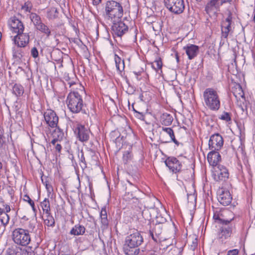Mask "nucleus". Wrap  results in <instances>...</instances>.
Listing matches in <instances>:
<instances>
[{"label": "nucleus", "instance_id": "nucleus-1", "mask_svg": "<svg viewBox=\"0 0 255 255\" xmlns=\"http://www.w3.org/2000/svg\"><path fill=\"white\" fill-rule=\"evenodd\" d=\"M143 242V239L137 230L127 236L123 246L124 253L127 255H137L139 252L138 247Z\"/></svg>", "mask_w": 255, "mask_h": 255}, {"label": "nucleus", "instance_id": "nucleus-2", "mask_svg": "<svg viewBox=\"0 0 255 255\" xmlns=\"http://www.w3.org/2000/svg\"><path fill=\"white\" fill-rule=\"evenodd\" d=\"M205 104L211 111H218L221 106L219 95L216 90L208 88L203 93Z\"/></svg>", "mask_w": 255, "mask_h": 255}, {"label": "nucleus", "instance_id": "nucleus-3", "mask_svg": "<svg viewBox=\"0 0 255 255\" xmlns=\"http://www.w3.org/2000/svg\"><path fill=\"white\" fill-rule=\"evenodd\" d=\"M123 15L121 4L114 0L108 1L105 6V16L112 21L120 20Z\"/></svg>", "mask_w": 255, "mask_h": 255}, {"label": "nucleus", "instance_id": "nucleus-4", "mask_svg": "<svg viewBox=\"0 0 255 255\" xmlns=\"http://www.w3.org/2000/svg\"><path fill=\"white\" fill-rule=\"evenodd\" d=\"M66 103L69 110L73 113H79L82 110L83 101L78 92H70L66 99Z\"/></svg>", "mask_w": 255, "mask_h": 255}, {"label": "nucleus", "instance_id": "nucleus-5", "mask_svg": "<svg viewBox=\"0 0 255 255\" xmlns=\"http://www.w3.org/2000/svg\"><path fill=\"white\" fill-rule=\"evenodd\" d=\"M12 237L14 243L23 247L27 246L31 241L29 231L22 228L14 230Z\"/></svg>", "mask_w": 255, "mask_h": 255}, {"label": "nucleus", "instance_id": "nucleus-6", "mask_svg": "<svg viewBox=\"0 0 255 255\" xmlns=\"http://www.w3.org/2000/svg\"><path fill=\"white\" fill-rule=\"evenodd\" d=\"M31 22L36 30L44 34L47 37L51 35V30L49 27L42 22L41 17L35 13H31L29 16Z\"/></svg>", "mask_w": 255, "mask_h": 255}, {"label": "nucleus", "instance_id": "nucleus-7", "mask_svg": "<svg viewBox=\"0 0 255 255\" xmlns=\"http://www.w3.org/2000/svg\"><path fill=\"white\" fill-rule=\"evenodd\" d=\"M232 92L237 101V105L241 108L243 112H247V102L241 86L237 84L232 88Z\"/></svg>", "mask_w": 255, "mask_h": 255}, {"label": "nucleus", "instance_id": "nucleus-8", "mask_svg": "<svg viewBox=\"0 0 255 255\" xmlns=\"http://www.w3.org/2000/svg\"><path fill=\"white\" fill-rule=\"evenodd\" d=\"M165 6L175 14H180L185 8L184 0H164Z\"/></svg>", "mask_w": 255, "mask_h": 255}, {"label": "nucleus", "instance_id": "nucleus-9", "mask_svg": "<svg viewBox=\"0 0 255 255\" xmlns=\"http://www.w3.org/2000/svg\"><path fill=\"white\" fill-rule=\"evenodd\" d=\"M113 25L112 27V33L115 38H120L128 31V26L120 20L112 21Z\"/></svg>", "mask_w": 255, "mask_h": 255}, {"label": "nucleus", "instance_id": "nucleus-10", "mask_svg": "<svg viewBox=\"0 0 255 255\" xmlns=\"http://www.w3.org/2000/svg\"><path fill=\"white\" fill-rule=\"evenodd\" d=\"M224 140L222 136L219 133H216L211 136L209 141L210 149L219 150L223 146Z\"/></svg>", "mask_w": 255, "mask_h": 255}, {"label": "nucleus", "instance_id": "nucleus-11", "mask_svg": "<svg viewBox=\"0 0 255 255\" xmlns=\"http://www.w3.org/2000/svg\"><path fill=\"white\" fill-rule=\"evenodd\" d=\"M233 228V225L231 222L230 223L223 224L220 227L218 238L221 240L222 242H223L226 239L231 236Z\"/></svg>", "mask_w": 255, "mask_h": 255}, {"label": "nucleus", "instance_id": "nucleus-12", "mask_svg": "<svg viewBox=\"0 0 255 255\" xmlns=\"http://www.w3.org/2000/svg\"><path fill=\"white\" fill-rule=\"evenodd\" d=\"M141 194V192L136 187L130 186L126 188V192L124 196V199L126 201H130L135 200L134 203H136L138 202V194Z\"/></svg>", "mask_w": 255, "mask_h": 255}, {"label": "nucleus", "instance_id": "nucleus-13", "mask_svg": "<svg viewBox=\"0 0 255 255\" xmlns=\"http://www.w3.org/2000/svg\"><path fill=\"white\" fill-rule=\"evenodd\" d=\"M163 225L160 223L156 224L152 230H150V236L153 240L157 243L164 240L162 236V229Z\"/></svg>", "mask_w": 255, "mask_h": 255}, {"label": "nucleus", "instance_id": "nucleus-14", "mask_svg": "<svg viewBox=\"0 0 255 255\" xmlns=\"http://www.w3.org/2000/svg\"><path fill=\"white\" fill-rule=\"evenodd\" d=\"M44 119L47 124L51 128L56 127L58 122V117L51 110H48L44 113Z\"/></svg>", "mask_w": 255, "mask_h": 255}, {"label": "nucleus", "instance_id": "nucleus-15", "mask_svg": "<svg viewBox=\"0 0 255 255\" xmlns=\"http://www.w3.org/2000/svg\"><path fill=\"white\" fill-rule=\"evenodd\" d=\"M13 41L18 47H24L29 42V35L27 33L19 32L14 36Z\"/></svg>", "mask_w": 255, "mask_h": 255}, {"label": "nucleus", "instance_id": "nucleus-16", "mask_svg": "<svg viewBox=\"0 0 255 255\" xmlns=\"http://www.w3.org/2000/svg\"><path fill=\"white\" fill-rule=\"evenodd\" d=\"M229 177L228 169L223 165H219L214 173V178L217 181H225Z\"/></svg>", "mask_w": 255, "mask_h": 255}, {"label": "nucleus", "instance_id": "nucleus-17", "mask_svg": "<svg viewBox=\"0 0 255 255\" xmlns=\"http://www.w3.org/2000/svg\"><path fill=\"white\" fill-rule=\"evenodd\" d=\"M89 130L81 125H78L75 129V133L77 137L82 142L86 141L89 139Z\"/></svg>", "mask_w": 255, "mask_h": 255}, {"label": "nucleus", "instance_id": "nucleus-18", "mask_svg": "<svg viewBox=\"0 0 255 255\" xmlns=\"http://www.w3.org/2000/svg\"><path fill=\"white\" fill-rule=\"evenodd\" d=\"M165 163L173 172L176 173L181 170L182 165L180 161L175 157L167 158L165 161Z\"/></svg>", "mask_w": 255, "mask_h": 255}, {"label": "nucleus", "instance_id": "nucleus-19", "mask_svg": "<svg viewBox=\"0 0 255 255\" xmlns=\"http://www.w3.org/2000/svg\"><path fill=\"white\" fill-rule=\"evenodd\" d=\"M9 25L13 32L18 33L23 32L24 27L23 23L15 16L10 18Z\"/></svg>", "mask_w": 255, "mask_h": 255}, {"label": "nucleus", "instance_id": "nucleus-20", "mask_svg": "<svg viewBox=\"0 0 255 255\" xmlns=\"http://www.w3.org/2000/svg\"><path fill=\"white\" fill-rule=\"evenodd\" d=\"M232 16L230 14L222 23V36L227 38L231 30Z\"/></svg>", "mask_w": 255, "mask_h": 255}, {"label": "nucleus", "instance_id": "nucleus-21", "mask_svg": "<svg viewBox=\"0 0 255 255\" xmlns=\"http://www.w3.org/2000/svg\"><path fill=\"white\" fill-rule=\"evenodd\" d=\"M207 158L209 164L213 166H217L221 159L219 153L214 150H212L208 154Z\"/></svg>", "mask_w": 255, "mask_h": 255}, {"label": "nucleus", "instance_id": "nucleus-22", "mask_svg": "<svg viewBox=\"0 0 255 255\" xmlns=\"http://www.w3.org/2000/svg\"><path fill=\"white\" fill-rule=\"evenodd\" d=\"M232 200V197L228 190H222L218 197L220 203L225 206L229 205L231 203Z\"/></svg>", "mask_w": 255, "mask_h": 255}, {"label": "nucleus", "instance_id": "nucleus-23", "mask_svg": "<svg viewBox=\"0 0 255 255\" xmlns=\"http://www.w3.org/2000/svg\"><path fill=\"white\" fill-rule=\"evenodd\" d=\"M223 4L221 0H210L206 6L205 10L208 14L212 11H217L220 6Z\"/></svg>", "mask_w": 255, "mask_h": 255}, {"label": "nucleus", "instance_id": "nucleus-24", "mask_svg": "<svg viewBox=\"0 0 255 255\" xmlns=\"http://www.w3.org/2000/svg\"><path fill=\"white\" fill-rule=\"evenodd\" d=\"M183 49L185 50L188 58L190 60L196 56L199 52L198 46L193 44L188 45L184 47Z\"/></svg>", "mask_w": 255, "mask_h": 255}, {"label": "nucleus", "instance_id": "nucleus-25", "mask_svg": "<svg viewBox=\"0 0 255 255\" xmlns=\"http://www.w3.org/2000/svg\"><path fill=\"white\" fill-rule=\"evenodd\" d=\"M15 255H35L34 252L31 249H26L20 247H16L13 251Z\"/></svg>", "mask_w": 255, "mask_h": 255}, {"label": "nucleus", "instance_id": "nucleus-26", "mask_svg": "<svg viewBox=\"0 0 255 255\" xmlns=\"http://www.w3.org/2000/svg\"><path fill=\"white\" fill-rule=\"evenodd\" d=\"M85 232V227L80 224L76 225L70 231V234L72 235L79 236L83 235Z\"/></svg>", "mask_w": 255, "mask_h": 255}, {"label": "nucleus", "instance_id": "nucleus-27", "mask_svg": "<svg viewBox=\"0 0 255 255\" xmlns=\"http://www.w3.org/2000/svg\"><path fill=\"white\" fill-rule=\"evenodd\" d=\"M161 118L162 124L166 126L170 125L173 122L172 116L167 113L163 114Z\"/></svg>", "mask_w": 255, "mask_h": 255}, {"label": "nucleus", "instance_id": "nucleus-28", "mask_svg": "<svg viewBox=\"0 0 255 255\" xmlns=\"http://www.w3.org/2000/svg\"><path fill=\"white\" fill-rule=\"evenodd\" d=\"M24 89L23 87L17 84H15L12 87V93L16 97H19L23 95Z\"/></svg>", "mask_w": 255, "mask_h": 255}, {"label": "nucleus", "instance_id": "nucleus-29", "mask_svg": "<svg viewBox=\"0 0 255 255\" xmlns=\"http://www.w3.org/2000/svg\"><path fill=\"white\" fill-rule=\"evenodd\" d=\"M55 128H56L52 132V135L53 138L61 140L64 137V132L59 127Z\"/></svg>", "mask_w": 255, "mask_h": 255}, {"label": "nucleus", "instance_id": "nucleus-30", "mask_svg": "<svg viewBox=\"0 0 255 255\" xmlns=\"http://www.w3.org/2000/svg\"><path fill=\"white\" fill-rule=\"evenodd\" d=\"M44 222L47 226L52 227L55 224V221L53 217L51 215L50 212L48 214H44Z\"/></svg>", "mask_w": 255, "mask_h": 255}, {"label": "nucleus", "instance_id": "nucleus-31", "mask_svg": "<svg viewBox=\"0 0 255 255\" xmlns=\"http://www.w3.org/2000/svg\"><path fill=\"white\" fill-rule=\"evenodd\" d=\"M115 60L117 70L120 72L122 71L125 67L124 60H122L121 58L117 55H115Z\"/></svg>", "mask_w": 255, "mask_h": 255}, {"label": "nucleus", "instance_id": "nucleus-32", "mask_svg": "<svg viewBox=\"0 0 255 255\" xmlns=\"http://www.w3.org/2000/svg\"><path fill=\"white\" fill-rule=\"evenodd\" d=\"M9 220V217L7 213L5 212L0 214V221L2 224V231H4L5 226L8 223Z\"/></svg>", "mask_w": 255, "mask_h": 255}, {"label": "nucleus", "instance_id": "nucleus-33", "mask_svg": "<svg viewBox=\"0 0 255 255\" xmlns=\"http://www.w3.org/2000/svg\"><path fill=\"white\" fill-rule=\"evenodd\" d=\"M101 218V223L102 224L105 226H107L108 225V220L107 219V214L106 208H102L100 213Z\"/></svg>", "mask_w": 255, "mask_h": 255}, {"label": "nucleus", "instance_id": "nucleus-34", "mask_svg": "<svg viewBox=\"0 0 255 255\" xmlns=\"http://www.w3.org/2000/svg\"><path fill=\"white\" fill-rule=\"evenodd\" d=\"M41 206L44 214H48L50 211V203L48 199L45 198L41 203Z\"/></svg>", "mask_w": 255, "mask_h": 255}, {"label": "nucleus", "instance_id": "nucleus-35", "mask_svg": "<svg viewBox=\"0 0 255 255\" xmlns=\"http://www.w3.org/2000/svg\"><path fill=\"white\" fill-rule=\"evenodd\" d=\"M162 66V63L160 58H157L152 63V67L156 70L161 69Z\"/></svg>", "mask_w": 255, "mask_h": 255}, {"label": "nucleus", "instance_id": "nucleus-36", "mask_svg": "<svg viewBox=\"0 0 255 255\" xmlns=\"http://www.w3.org/2000/svg\"><path fill=\"white\" fill-rule=\"evenodd\" d=\"M214 219L215 221H218L219 223L221 224L222 225H223V224L225 223H230V222H231L232 219L230 220H225L220 218L219 216L218 215H214Z\"/></svg>", "mask_w": 255, "mask_h": 255}, {"label": "nucleus", "instance_id": "nucleus-37", "mask_svg": "<svg viewBox=\"0 0 255 255\" xmlns=\"http://www.w3.org/2000/svg\"><path fill=\"white\" fill-rule=\"evenodd\" d=\"M220 119L226 122H229L231 120V114L229 113L224 112L223 114L221 115Z\"/></svg>", "mask_w": 255, "mask_h": 255}, {"label": "nucleus", "instance_id": "nucleus-38", "mask_svg": "<svg viewBox=\"0 0 255 255\" xmlns=\"http://www.w3.org/2000/svg\"><path fill=\"white\" fill-rule=\"evenodd\" d=\"M162 129L163 131L165 132L170 136V138H172V137H174L175 136L174 131L172 128H170L162 127Z\"/></svg>", "mask_w": 255, "mask_h": 255}, {"label": "nucleus", "instance_id": "nucleus-39", "mask_svg": "<svg viewBox=\"0 0 255 255\" xmlns=\"http://www.w3.org/2000/svg\"><path fill=\"white\" fill-rule=\"evenodd\" d=\"M131 159V153L129 151L124 152L123 156V159L125 163H126L128 160Z\"/></svg>", "mask_w": 255, "mask_h": 255}, {"label": "nucleus", "instance_id": "nucleus-40", "mask_svg": "<svg viewBox=\"0 0 255 255\" xmlns=\"http://www.w3.org/2000/svg\"><path fill=\"white\" fill-rule=\"evenodd\" d=\"M25 197V199L24 200L25 201H27L29 203L30 205L31 206L32 208V210L34 212H35L36 211V209L35 208V206H34V202L30 198V197L27 196V195H25L24 196Z\"/></svg>", "mask_w": 255, "mask_h": 255}, {"label": "nucleus", "instance_id": "nucleus-41", "mask_svg": "<svg viewBox=\"0 0 255 255\" xmlns=\"http://www.w3.org/2000/svg\"><path fill=\"white\" fill-rule=\"evenodd\" d=\"M32 5L30 2H25L24 5L22 6V9L26 11H29L31 9Z\"/></svg>", "mask_w": 255, "mask_h": 255}, {"label": "nucleus", "instance_id": "nucleus-42", "mask_svg": "<svg viewBox=\"0 0 255 255\" xmlns=\"http://www.w3.org/2000/svg\"><path fill=\"white\" fill-rule=\"evenodd\" d=\"M30 52L31 56L33 58H36L38 57V51L35 47H33L31 49Z\"/></svg>", "mask_w": 255, "mask_h": 255}, {"label": "nucleus", "instance_id": "nucleus-43", "mask_svg": "<svg viewBox=\"0 0 255 255\" xmlns=\"http://www.w3.org/2000/svg\"><path fill=\"white\" fill-rule=\"evenodd\" d=\"M238 254L239 250L237 249H234L228 251L227 255H238Z\"/></svg>", "mask_w": 255, "mask_h": 255}, {"label": "nucleus", "instance_id": "nucleus-44", "mask_svg": "<svg viewBox=\"0 0 255 255\" xmlns=\"http://www.w3.org/2000/svg\"><path fill=\"white\" fill-rule=\"evenodd\" d=\"M74 43H76L78 45L80 46V47H82V48H84L86 47L85 45L83 44L82 41L80 39H77L74 40Z\"/></svg>", "mask_w": 255, "mask_h": 255}, {"label": "nucleus", "instance_id": "nucleus-45", "mask_svg": "<svg viewBox=\"0 0 255 255\" xmlns=\"http://www.w3.org/2000/svg\"><path fill=\"white\" fill-rule=\"evenodd\" d=\"M197 246V239L195 238L192 242V245L191 246V248L192 250H194Z\"/></svg>", "mask_w": 255, "mask_h": 255}, {"label": "nucleus", "instance_id": "nucleus-46", "mask_svg": "<svg viewBox=\"0 0 255 255\" xmlns=\"http://www.w3.org/2000/svg\"><path fill=\"white\" fill-rule=\"evenodd\" d=\"M22 54L21 53V52H15L14 54H13V56L16 57V58H19V59H21L22 57Z\"/></svg>", "mask_w": 255, "mask_h": 255}, {"label": "nucleus", "instance_id": "nucleus-47", "mask_svg": "<svg viewBox=\"0 0 255 255\" xmlns=\"http://www.w3.org/2000/svg\"><path fill=\"white\" fill-rule=\"evenodd\" d=\"M80 160L84 164V165L85 166L86 165L85 159V157L84 156L83 153L82 152H81V158H80Z\"/></svg>", "mask_w": 255, "mask_h": 255}, {"label": "nucleus", "instance_id": "nucleus-48", "mask_svg": "<svg viewBox=\"0 0 255 255\" xmlns=\"http://www.w3.org/2000/svg\"><path fill=\"white\" fill-rule=\"evenodd\" d=\"M4 206V212L7 213L10 211V208L9 205H5Z\"/></svg>", "mask_w": 255, "mask_h": 255}, {"label": "nucleus", "instance_id": "nucleus-49", "mask_svg": "<svg viewBox=\"0 0 255 255\" xmlns=\"http://www.w3.org/2000/svg\"><path fill=\"white\" fill-rule=\"evenodd\" d=\"M61 148H62L61 146V145L60 144L57 143L55 145V149L58 152H60L61 151Z\"/></svg>", "mask_w": 255, "mask_h": 255}, {"label": "nucleus", "instance_id": "nucleus-50", "mask_svg": "<svg viewBox=\"0 0 255 255\" xmlns=\"http://www.w3.org/2000/svg\"><path fill=\"white\" fill-rule=\"evenodd\" d=\"M171 140L172 141L177 145H179L180 144L179 142L175 139V136L171 138Z\"/></svg>", "mask_w": 255, "mask_h": 255}, {"label": "nucleus", "instance_id": "nucleus-51", "mask_svg": "<svg viewBox=\"0 0 255 255\" xmlns=\"http://www.w3.org/2000/svg\"><path fill=\"white\" fill-rule=\"evenodd\" d=\"M102 0H92L93 3L95 5H97L99 4Z\"/></svg>", "mask_w": 255, "mask_h": 255}, {"label": "nucleus", "instance_id": "nucleus-52", "mask_svg": "<svg viewBox=\"0 0 255 255\" xmlns=\"http://www.w3.org/2000/svg\"><path fill=\"white\" fill-rule=\"evenodd\" d=\"M2 137L3 135L1 134V130L0 129V145H1L2 143Z\"/></svg>", "mask_w": 255, "mask_h": 255}, {"label": "nucleus", "instance_id": "nucleus-53", "mask_svg": "<svg viewBox=\"0 0 255 255\" xmlns=\"http://www.w3.org/2000/svg\"><path fill=\"white\" fill-rule=\"evenodd\" d=\"M58 139H56L53 138V139L51 141V143L53 145H56L57 143L56 142L58 141Z\"/></svg>", "mask_w": 255, "mask_h": 255}, {"label": "nucleus", "instance_id": "nucleus-54", "mask_svg": "<svg viewBox=\"0 0 255 255\" xmlns=\"http://www.w3.org/2000/svg\"><path fill=\"white\" fill-rule=\"evenodd\" d=\"M46 188L49 192H50V189L52 190L51 186L47 184H46Z\"/></svg>", "mask_w": 255, "mask_h": 255}, {"label": "nucleus", "instance_id": "nucleus-55", "mask_svg": "<svg viewBox=\"0 0 255 255\" xmlns=\"http://www.w3.org/2000/svg\"><path fill=\"white\" fill-rule=\"evenodd\" d=\"M2 213H5L4 211L0 208V214H2Z\"/></svg>", "mask_w": 255, "mask_h": 255}, {"label": "nucleus", "instance_id": "nucleus-56", "mask_svg": "<svg viewBox=\"0 0 255 255\" xmlns=\"http://www.w3.org/2000/svg\"><path fill=\"white\" fill-rule=\"evenodd\" d=\"M2 164L1 163V162H0V170L2 169Z\"/></svg>", "mask_w": 255, "mask_h": 255}, {"label": "nucleus", "instance_id": "nucleus-57", "mask_svg": "<svg viewBox=\"0 0 255 255\" xmlns=\"http://www.w3.org/2000/svg\"><path fill=\"white\" fill-rule=\"evenodd\" d=\"M221 1L223 2V4L224 3H225L227 1V0H221Z\"/></svg>", "mask_w": 255, "mask_h": 255}, {"label": "nucleus", "instance_id": "nucleus-58", "mask_svg": "<svg viewBox=\"0 0 255 255\" xmlns=\"http://www.w3.org/2000/svg\"><path fill=\"white\" fill-rule=\"evenodd\" d=\"M139 115H140L141 117H143V115H142L141 113L137 112Z\"/></svg>", "mask_w": 255, "mask_h": 255}, {"label": "nucleus", "instance_id": "nucleus-59", "mask_svg": "<svg viewBox=\"0 0 255 255\" xmlns=\"http://www.w3.org/2000/svg\"><path fill=\"white\" fill-rule=\"evenodd\" d=\"M134 73L135 75H138L139 74L138 73H136V72H134Z\"/></svg>", "mask_w": 255, "mask_h": 255}, {"label": "nucleus", "instance_id": "nucleus-60", "mask_svg": "<svg viewBox=\"0 0 255 255\" xmlns=\"http://www.w3.org/2000/svg\"><path fill=\"white\" fill-rule=\"evenodd\" d=\"M15 108L16 109V110H18V108H17V106H15Z\"/></svg>", "mask_w": 255, "mask_h": 255}, {"label": "nucleus", "instance_id": "nucleus-61", "mask_svg": "<svg viewBox=\"0 0 255 255\" xmlns=\"http://www.w3.org/2000/svg\"><path fill=\"white\" fill-rule=\"evenodd\" d=\"M197 1H201L202 0H196Z\"/></svg>", "mask_w": 255, "mask_h": 255}, {"label": "nucleus", "instance_id": "nucleus-62", "mask_svg": "<svg viewBox=\"0 0 255 255\" xmlns=\"http://www.w3.org/2000/svg\"><path fill=\"white\" fill-rule=\"evenodd\" d=\"M54 11H55V12H56V11H57V10H56V9H54Z\"/></svg>", "mask_w": 255, "mask_h": 255}]
</instances>
